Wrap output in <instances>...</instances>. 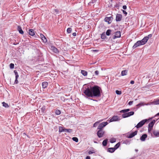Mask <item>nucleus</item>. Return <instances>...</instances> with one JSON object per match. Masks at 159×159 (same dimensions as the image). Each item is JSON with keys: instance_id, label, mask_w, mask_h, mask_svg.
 Returning a JSON list of instances; mask_svg holds the SVG:
<instances>
[{"instance_id": "1", "label": "nucleus", "mask_w": 159, "mask_h": 159, "mask_svg": "<svg viewBox=\"0 0 159 159\" xmlns=\"http://www.w3.org/2000/svg\"><path fill=\"white\" fill-rule=\"evenodd\" d=\"M101 88L98 86H95L90 88H88L84 90L83 92L88 97H99L101 95Z\"/></svg>"}, {"instance_id": "2", "label": "nucleus", "mask_w": 159, "mask_h": 159, "mask_svg": "<svg viewBox=\"0 0 159 159\" xmlns=\"http://www.w3.org/2000/svg\"><path fill=\"white\" fill-rule=\"evenodd\" d=\"M147 119H145L142 120L139 122L138 124L135 126L137 128H139L143 126L144 124L147 121Z\"/></svg>"}, {"instance_id": "3", "label": "nucleus", "mask_w": 159, "mask_h": 159, "mask_svg": "<svg viewBox=\"0 0 159 159\" xmlns=\"http://www.w3.org/2000/svg\"><path fill=\"white\" fill-rule=\"evenodd\" d=\"M108 124V123L107 122H102L99 125L98 127V129L99 130L103 129L102 128Z\"/></svg>"}, {"instance_id": "4", "label": "nucleus", "mask_w": 159, "mask_h": 159, "mask_svg": "<svg viewBox=\"0 0 159 159\" xmlns=\"http://www.w3.org/2000/svg\"><path fill=\"white\" fill-rule=\"evenodd\" d=\"M121 36V33L120 31H117L114 33V35L112 37V39H115L117 38H119Z\"/></svg>"}, {"instance_id": "5", "label": "nucleus", "mask_w": 159, "mask_h": 159, "mask_svg": "<svg viewBox=\"0 0 159 159\" xmlns=\"http://www.w3.org/2000/svg\"><path fill=\"white\" fill-rule=\"evenodd\" d=\"M119 117L118 116H114L109 120V122H112L115 121H118L120 120Z\"/></svg>"}, {"instance_id": "6", "label": "nucleus", "mask_w": 159, "mask_h": 159, "mask_svg": "<svg viewBox=\"0 0 159 159\" xmlns=\"http://www.w3.org/2000/svg\"><path fill=\"white\" fill-rule=\"evenodd\" d=\"M105 132L103 129L99 130L97 132V134L99 138H102L103 137Z\"/></svg>"}, {"instance_id": "7", "label": "nucleus", "mask_w": 159, "mask_h": 159, "mask_svg": "<svg viewBox=\"0 0 159 159\" xmlns=\"http://www.w3.org/2000/svg\"><path fill=\"white\" fill-rule=\"evenodd\" d=\"M148 37H145L142 40H140L142 45L145 44L148 40Z\"/></svg>"}, {"instance_id": "8", "label": "nucleus", "mask_w": 159, "mask_h": 159, "mask_svg": "<svg viewBox=\"0 0 159 159\" xmlns=\"http://www.w3.org/2000/svg\"><path fill=\"white\" fill-rule=\"evenodd\" d=\"M50 49L53 52L55 53H58L59 52V51L58 49L54 46H51L50 48Z\"/></svg>"}, {"instance_id": "9", "label": "nucleus", "mask_w": 159, "mask_h": 159, "mask_svg": "<svg viewBox=\"0 0 159 159\" xmlns=\"http://www.w3.org/2000/svg\"><path fill=\"white\" fill-rule=\"evenodd\" d=\"M142 45V44H141V43L140 42V40L139 41H138L134 45V46L133 47V49H135L137 47H138L139 46H141V45Z\"/></svg>"}, {"instance_id": "10", "label": "nucleus", "mask_w": 159, "mask_h": 159, "mask_svg": "<svg viewBox=\"0 0 159 159\" xmlns=\"http://www.w3.org/2000/svg\"><path fill=\"white\" fill-rule=\"evenodd\" d=\"M122 18V15L120 14H117L116 16V20L117 21H120Z\"/></svg>"}, {"instance_id": "11", "label": "nucleus", "mask_w": 159, "mask_h": 159, "mask_svg": "<svg viewBox=\"0 0 159 159\" xmlns=\"http://www.w3.org/2000/svg\"><path fill=\"white\" fill-rule=\"evenodd\" d=\"M138 131H135L134 132L131 133L129 135L128 137V138H131L134 137V136L137 134Z\"/></svg>"}, {"instance_id": "12", "label": "nucleus", "mask_w": 159, "mask_h": 159, "mask_svg": "<svg viewBox=\"0 0 159 159\" xmlns=\"http://www.w3.org/2000/svg\"><path fill=\"white\" fill-rule=\"evenodd\" d=\"M112 19V17L111 16H110V17H106L104 19V20L105 21L107 22L108 24H110L111 23V22H110L111 20V19Z\"/></svg>"}, {"instance_id": "13", "label": "nucleus", "mask_w": 159, "mask_h": 159, "mask_svg": "<svg viewBox=\"0 0 159 159\" xmlns=\"http://www.w3.org/2000/svg\"><path fill=\"white\" fill-rule=\"evenodd\" d=\"M40 37H41V39L42 40L44 43L47 42V40L46 37L44 36L43 34H40Z\"/></svg>"}, {"instance_id": "14", "label": "nucleus", "mask_w": 159, "mask_h": 159, "mask_svg": "<svg viewBox=\"0 0 159 159\" xmlns=\"http://www.w3.org/2000/svg\"><path fill=\"white\" fill-rule=\"evenodd\" d=\"M155 123V120H153L148 125V127L151 128H152L153 126L154 125Z\"/></svg>"}, {"instance_id": "15", "label": "nucleus", "mask_w": 159, "mask_h": 159, "mask_svg": "<svg viewBox=\"0 0 159 159\" xmlns=\"http://www.w3.org/2000/svg\"><path fill=\"white\" fill-rule=\"evenodd\" d=\"M17 30L20 34H24V32L22 30L21 27L19 25L17 26Z\"/></svg>"}, {"instance_id": "16", "label": "nucleus", "mask_w": 159, "mask_h": 159, "mask_svg": "<svg viewBox=\"0 0 159 159\" xmlns=\"http://www.w3.org/2000/svg\"><path fill=\"white\" fill-rule=\"evenodd\" d=\"M147 135L146 134H143L140 138V139L142 141H144L147 138Z\"/></svg>"}, {"instance_id": "17", "label": "nucleus", "mask_w": 159, "mask_h": 159, "mask_svg": "<svg viewBox=\"0 0 159 159\" xmlns=\"http://www.w3.org/2000/svg\"><path fill=\"white\" fill-rule=\"evenodd\" d=\"M28 33L30 35L32 36H34L35 34L34 30L32 29H30L29 30Z\"/></svg>"}, {"instance_id": "18", "label": "nucleus", "mask_w": 159, "mask_h": 159, "mask_svg": "<svg viewBox=\"0 0 159 159\" xmlns=\"http://www.w3.org/2000/svg\"><path fill=\"white\" fill-rule=\"evenodd\" d=\"M48 85V83L47 82H44L42 83L43 88L45 89L46 88Z\"/></svg>"}, {"instance_id": "19", "label": "nucleus", "mask_w": 159, "mask_h": 159, "mask_svg": "<svg viewBox=\"0 0 159 159\" xmlns=\"http://www.w3.org/2000/svg\"><path fill=\"white\" fill-rule=\"evenodd\" d=\"M115 151L114 148H108L107 149V151L111 153H113Z\"/></svg>"}, {"instance_id": "20", "label": "nucleus", "mask_w": 159, "mask_h": 159, "mask_svg": "<svg viewBox=\"0 0 159 159\" xmlns=\"http://www.w3.org/2000/svg\"><path fill=\"white\" fill-rule=\"evenodd\" d=\"M81 73L84 76H86L87 75V72L84 70H81Z\"/></svg>"}, {"instance_id": "21", "label": "nucleus", "mask_w": 159, "mask_h": 159, "mask_svg": "<svg viewBox=\"0 0 159 159\" xmlns=\"http://www.w3.org/2000/svg\"><path fill=\"white\" fill-rule=\"evenodd\" d=\"M127 73V70H123L121 72V75L122 76H124L126 75Z\"/></svg>"}, {"instance_id": "22", "label": "nucleus", "mask_w": 159, "mask_h": 159, "mask_svg": "<svg viewBox=\"0 0 159 159\" xmlns=\"http://www.w3.org/2000/svg\"><path fill=\"white\" fill-rule=\"evenodd\" d=\"M108 139H106L104 140L102 142V145L103 146H106L107 144Z\"/></svg>"}, {"instance_id": "23", "label": "nucleus", "mask_w": 159, "mask_h": 159, "mask_svg": "<svg viewBox=\"0 0 159 159\" xmlns=\"http://www.w3.org/2000/svg\"><path fill=\"white\" fill-rule=\"evenodd\" d=\"M65 128L62 127H60L59 128V132H61L63 131H65Z\"/></svg>"}, {"instance_id": "24", "label": "nucleus", "mask_w": 159, "mask_h": 159, "mask_svg": "<svg viewBox=\"0 0 159 159\" xmlns=\"http://www.w3.org/2000/svg\"><path fill=\"white\" fill-rule=\"evenodd\" d=\"M102 120H99L97 121L95 123H94V124L93 125V127H96V126H97L98 123H100L101 122Z\"/></svg>"}, {"instance_id": "25", "label": "nucleus", "mask_w": 159, "mask_h": 159, "mask_svg": "<svg viewBox=\"0 0 159 159\" xmlns=\"http://www.w3.org/2000/svg\"><path fill=\"white\" fill-rule=\"evenodd\" d=\"M153 134L156 136L159 135V131L155 130L153 132Z\"/></svg>"}, {"instance_id": "26", "label": "nucleus", "mask_w": 159, "mask_h": 159, "mask_svg": "<svg viewBox=\"0 0 159 159\" xmlns=\"http://www.w3.org/2000/svg\"><path fill=\"white\" fill-rule=\"evenodd\" d=\"M120 142H118L114 146V148L115 150H116L120 146Z\"/></svg>"}, {"instance_id": "27", "label": "nucleus", "mask_w": 159, "mask_h": 159, "mask_svg": "<svg viewBox=\"0 0 159 159\" xmlns=\"http://www.w3.org/2000/svg\"><path fill=\"white\" fill-rule=\"evenodd\" d=\"M41 112L42 113H43L46 110V107L45 106H43V107L41 108Z\"/></svg>"}, {"instance_id": "28", "label": "nucleus", "mask_w": 159, "mask_h": 159, "mask_svg": "<svg viewBox=\"0 0 159 159\" xmlns=\"http://www.w3.org/2000/svg\"><path fill=\"white\" fill-rule=\"evenodd\" d=\"M122 116L123 118H125L129 117L128 113H126L123 114Z\"/></svg>"}, {"instance_id": "29", "label": "nucleus", "mask_w": 159, "mask_h": 159, "mask_svg": "<svg viewBox=\"0 0 159 159\" xmlns=\"http://www.w3.org/2000/svg\"><path fill=\"white\" fill-rule=\"evenodd\" d=\"M116 141V139L114 138H112L110 139V142L111 143H115Z\"/></svg>"}, {"instance_id": "30", "label": "nucleus", "mask_w": 159, "mask_h": 159, "mask_svg": "<svg viewBox=\"0 0 159 159\" xmlns=\"http://www.w3.org/2000/svg\"><path fill=\"white\" fill-rule=\"evenodd\" d=\"M111 32V30H108L107 31L106 34L107 35L109 36L110 35Z\"/></svg>"}, {"instance_id": "31", "label": "nucleus", "mask_w": 159, "mask_h": 159, "mask_svg": "<svg viewBox=\"0 0 159 159\" xmlns=\"http://www.w3.org/2000/svg\"><path fill=\"white\" fill-rule=\"evenodd\" d=\"M2 104L3 105V106L7 108L9 107V106L8 105L7 103H5L4 102H2Z\"/></svg>"}, {"instance_id": "32", "label": "nucleus", "mask_w": 159, "mask_h": 159, "mask_svg": "<svg viewBox=\"0 0 159 159\" xmlns=\"http://www.w3.org/2000/svg\"><path fill=\"white\" fill-rule=\"evenodd\" d=\"M152 103L155 105H159V99L157 100L154 101Z\"/></svg>"}, {"instance_id": "33", "label": "nucleus", "mask_w": 159, "mask_h": 159, "mask_svg": "<svg viewBox=\"0 0 159 159\" xmlns=\"http://www.w3.org/2000/svg\"><path fill=\"white\" fill-rule=\"evenodd\" d=\"M14 72L16 75V79H18V78L19 77V75H18V73L17 72L16 70H14Z\"/></svg>"}, {"instance_id": "34", "label": "nucleus", "mask_w": 159, "mask_h": 159, "mask_svg": "<svg viewBox=\"0 0 159 159\" xmlns=\"http://www.w3.org/2000/svg\"><path fill=\"white\" fill-rule=\"evenodd\" d=\"M106 38V36L104 33H103L101 35V38L102 39H105Z\"/></svg>"}, {"instance_id": "35", "label": "nucleus", "mask_w": 159, "mask_h": 159, "mask_svg": "<svg viewBox=\"0 0 159 159\" xmlns=\"http://www.w3.org/2000/svg\"><path fill=\"white\" fill-rule=\"evenodd\" d=\"M61 113V112L60 110H57L55 111V114L57 115H59Z\"/></svg>"}, {"instance_id": "36", "label": "nucleus", "mask_w": 159, "mask_h": 159, "mask_svg": "<svg viewBox=\"0 0 159 159\" xmlns=\"http://www.w3.org/2000/svg\"><path fill=\"white\" fill-rule=\"evenodd\" d=\"M72 129H65V131L66 132L71 133L72 132Z\"/></svg>"}, {"instance_id": "37", "label": "nucleus", "mask_w": 159, "mask_h": 159, "mask_svg": "<svg viewBox=\"0 0 159 159\" xmlns=\"http://www.w3.org/2000/svg\"><path fill=\"white\" fill-rule=\"evenodd\" d=\"M71 31L72 29L71 28H68L67 30V32L69 34L71 33Z\"/></svg>"}, {"instance_id": "38", "label": "nucleus", "mask_w": 159, "mask_h": 159, "mask_svg": "<svg viewBox=\"0 0 159 159\" xmlns=\"http://www.w3.org/2000/svg\"><path fill=\"white\" fill-rule=\"evenodd\" d=\"M72 139L73 141L77 142L78 141V139L77 137H74L72 138Z\"/></svg>"}, {"instance_id": "39", "label": "nucleus", "mask_w": 159, "mask_h": 159, "mask_svg": "<svg viewBox=\"0 0 159 159\" xmlns=\"http://www.w3.org/2000/svg\"><path fill=\"white\" fill-rule=\"evenodd\" d=\"M128 113L129 116H131L133 115L134 114V112L133 111H130V112H129Z\"/></svg>"}, {"instance_id": "40", "label": "nucleus", "mask_w": 159, "mask_h": 159, "mask_svg": "<svg viewBox=\"0 0 159 159\" xmlns=\"http://www.w3.org/2000/svg\"><path fill=\"white\" fill-rule=\"evenodd\" d=\"M116 93L117 94L120 95L121 94V91L116 90Z\"/></svg>"}, {"instance_id": "41", "label": "nucleus", "mask_w": 159, "mask_h": 159, "mask_svg": "<svg viewBox=\"0 0 159 159\" xmlns=\"http://www.w3.org/2000/svg\"><path fill=\"white\" fill-rule=\"evenodd\" d=\"M14 65L13 63H11L10 65V67L11 69H13L14 68Z\"/></svg>"}, {"instance_id": "42", "label": "nucleus", "mask_w": 159, "mask_h": 159, "mask_svg": "<svg viewBox=\"0 0 159 159\" xmlns=\"http://www.w3.org/2000/svg\"><path fill=\"white\" fill-rule=\"evenodd\" d=\"M126 112H127V111H126V109L120 111V112H121V113L122 112V113H126Z\"/></svg>"}, {"instance_id": "43", "label": "nucleus", "mask_w": 159, "mask_h": 159, "mask_svg": "<svg viewBox=\"0 0 159 159\" xmlns=\"http://www.w3.org/2000/svg\"><path fill=\"white\" fill-rule=\"evenodd\" d=\"M95 74L96 75H98L99 74V72L98 71V70H96L95 71Z\"/></svg>"}, {"instance_id": "44", "label": "nucleus", "mask_w": 159, "mask_h": 159, "mask_svg": "<svg viewBox=\"0 0 159 159\" xmlns=\"http://www.w3.org/2000/svg\"><path fill=\"white\" fill-rule=\"evenodd\" d=\"M94 153V152H93V151H89V154H93V153Z\"/></svg>"}, {"instance_id": "45", "label": "nucleus", "mask_w": 159, "mask_h": 159, "mask_svg": "<svg viewBox=\"0 0 159 159\" xmlns=\"http://www.w3.org/2000/svg\"><path fill=\"white\" fill-rule=\"evenodd\" d=\"M123 12L124 14H125V15H126L127 14V12L124 10H123Z\"/></svg>"}, {"instance_id": "46", "label": "nucleus", "mask_w": 159, "mask_h": 159, "mask_svg": "<svg viewBox=\"0 0 159 159\" xmlns=\"http://www.w3.org/2000/svg\"><path fill=\"white\" fill-rule=\"evenodd\" d=\"M132 103L133 101H130L129 102L128 104L129 105H131L132 104Z\"/></svg>"}, {"instance_id": "47", "label": "nucleus", "mask_w": 159, "mask_h": 159, "mask_svg": "<svg viewBox=\"0 0 159 159\" xmlns=\"http://www.w3.org/2000/svg\"><path fill=\"white\" fill-rule=\"evenodd\" d=\"M18 83V80H17V79H16L15 81V83L16 84H17Z\"/></svg>"}, {"instance_id": "48", "label": "nucleus", "mask_w": 159, "mask_h": 159, "mask_svg": "<svg viewBox=\"0 0 159 159\" xmlns=\"http://www.w3.org/2000/svg\"><path fill=\"white\" fill-rule=\"evenodd\" d=\"M127 8V7L125 5H124L123 6V8L124 9H126Z\"/></svg>"}, {"instance_id": "49", "label": "nucleus", "mask_w": 159, "mask_h": 159, "mask_svg": "<svg viewBox=\"0 0 159 159\" xmlns=\"http://www.w3.org/2000/svg\"><path fill=\"white\" fill-rule=\"evenodd\" d=\"M152 129V128H149L148 127V131L149 132L151 131Z\"/></svg>"}, {"instance_id": "50", "label": "nucleus", "mask_w": 159, "mask_h": 159, "mask_svg": "<svg viewBox=\"0 0 159 159\" xmlns=\"http://www.w3.org/2000/svg\"><path fill=\"white\" fill-rule=\"evenodd\" d=\"M147 37H148V39L149 38H150L152 37V34H149L148 35V36H147Z\"/></svg>"}, {"instance_id": "51", "label": "nucleus", "mask_w": 159, "mask_h": 159, "mask_svg": "<svg viewBox=\"0 0 159 159\" xmlns=\"http://www.w3.org/2000/svg\"><path fill=\"white\" fill-rule=\"evenodd\" d=\"M76 34L75 32H74L73 33L72 35L74 36H76Z\"/></svg>"}, {"instance_id": "52", "label": "nucleus", "mask_w": 159, "mask_h": 159, "mask_svg": "<svg viewBox=\"0 0 159 159\" xmlns=\"http://www.w3.org/2000/svg\"><path fill=\"white\" fill-rule=\"evenodd\" d=\"M130 83L131 84H134V81L133 80H131V81Z\"/></svg>"}, {"instance_id": "53", "label": "nucleus", "mask_w": 159, "mask_h": 159, "mask_svg": "<svg viewBox=\"0 0 159 159\" xmlns=\"http://www.w3.org/2000/svg\"><path fill=\"white\" fill-rule=\"evenodd\" d=\"M86 159H90V157L89 156L86 157Z\"/></svg>"}, {"instance_id": "54", "label": "nucleus", "mask_w": 159, "mask_h": 159, "mask_svg": "<svg viewBox=\"0 0 159 159\" xmlns=\"http://www.w3.org/2000/svg\"><path fill=\"white\" fill-rule=\"evenodd\" d=\"M93 51L95 52H98V50H93Z\"/></svg>"}, {"instance_id": "55", "label": "nucleus", "mask_w": 159, "mask_h": 159, "mask_svg": "<svg viewBox=\"0 0 159 159\" xmlns=\"http://www.w3.org/2000/svg\"><path fill=\"white\" fill-rule=\"evenodd\" d=\"M126 111L127 112L129 111L130 109H126Z\"/></svg>"}, {"instance_id": "56", "label": "nucleus", "mask_w": 159, "mask_h": 159, "mask_svg": "<svg viewBox=\"0 0 159 159\" xmlns=\"http://www.w3.org/2000/svg\"><path fill=\"white\" fill-rule=\"evenodd\" d=\"M55 11L56 12H58V10L57 9H55Z\"/></svg>"}, {"instance_id": "57", "label": "nucleus", "mask_w": 159, "mask_h": 159, "mask_svg": "<svg viewBox=\"0 0 159 159\" xmlns=\"http://www.w3.org/2000/svg\"><path fill=\"white\" fill-rule=\"evenodd\" d=\"M157 116H159V112L157 114Z\"/></svg>"}, {"instance_id": "58", "label": "nucleus", "mask_w": 159, "mask_h": 159, "mask_svg": "<svg viewBox=\"0 0 159 159\" xmlns=\"http://www.w3.org/2000/svg\"><path fill=\"white\" fill-rule=\"evenodd\" d=\"M140 105V104H138L137 105V106H139V105Z\"/></svg>"}]
</instances>
